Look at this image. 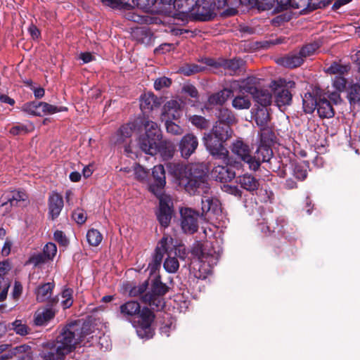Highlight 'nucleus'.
<instances>
[{
  "label": "nucleus",
  "mask_w": 360,
  "mask_h": 360,
  "mask_svg": "<svg viewBox=\"0 0 360 360\" xmlns=\"http://www.w3.org/2000/svg\"><path fill=\"white\" fill-rule=\"evenodd\" d=\"M252 118L259 127H266L270 120L269 114L266 108L258 107L252 110Z\"/></svg>",
  "instance_id": "2f4dec72"
},
{
  "label": "nucleus",
  "mask_w": 360,
  "mask_h": 360,
  "mask_svg": "<svg viewBox=\"0 0 360 360\" xmlns=\"http://www.w3.org/2000/svg\"><path fill=\"white\" fill-rule=\"evenodd\" d=\"M157 0H132L134 6L146 12L153 11V7Z\"/></svg>",
  "instance_id": "3c124183"
},
{
  "label": "nucleus",
  "mask_w": 360,
  "mask_h": 360,
  "mask_svg": "<svg viewBox=\"0 0 360 360\" xmlns=\"http://www.w3.org/2000/svg\"><path fill=\"white\" fill-rule=\"evenodd\" d=\"M12 329L18 334L22 336L26 335L29 333L30 328L28 326L22 323L21 320H15L11 323Z\"/></svg>",
  "instance_id": "603ef678"
},
{
  "label": "nucleus",
  "mask_w": 360,
  "mask_h": 360,
  "mask_svg": "<svg viewBox=\"0 0 360 360\" xmlns=\"http://www.w3.org/2000/svg\"><path fill=\"white\" fill-rule=\"evenodd\" d=\"M181 228L184 233H193L198 231V219L200 213L191 208H186L181 211Z\"/></svg>",
  "instance_id": "ddd939ff"
},
{
  "label": "nucleus",
  "mask_w": 360,
  "mask_h": 360,
  "mask_svg": "<svg viewBox=\"0 0 360 360\" xmlns=\"http://www.w3.org/2000/svg\"><path fill=\"white\" fill-rule=\"evenodd\" d=\"M143 125L146 131L139 139V148L146 153L154 155L158 150L162 138L160 129L157 123L150 120H144Z\"/></svg>",
  "instance_id": "423d86ee"
},
{
  "label": "nucleus",
  "mask_w": 360,
  "mask_h": 360,
  "mask_svg": "<svg viewBox=\"0 0 360 360\" xmlns=\"http://www.w3.org/2000/svg\"><path fill=\"white\" fill-rule=\"evenodd\" d=\"M221 65L227 71V73L234 75L241 72L244 61L240 58L224 60Z\"/></svg>",
  "instance_id": "cd10ccee"
},
{
  "label": "nucleus",
  "mask_w": 360,
  "mask_h": 360,
  "mask_svg": "<svg viewBox=\"0 0 360 360\" xmlns=\"http://www.w3.org/2000/svg\"><path fill=\"white\" fill-rule=\"evenodd\" d=\"M17 354H21L18 356V360H32L31 347L28 345H22L17 346L11 349L7 355H8V358H11Z\"/></svg>",
  "instance_id": "c9c22d12"
},
{
  "label": "nucleus",
  "mask_w": 360,
  "mask_h": 360,
  "mask_svg": "<svg viewBox=\"0 0 360 360\" xmlns=\"http://www.w3.org/2000/svg\"><path fill=\"white\" fill-rule=\"evenodd\" d=\"M86 240L91 246H98L103 240L102 234L95 229H91L87 231Z\"/></svg>",
  "instance_id": "79ce46f5"
},
{
  "label": "nucleus",
  "mask_w": 360,
  "mask_h": 360,
  "mask_svg": "<svg viewBox=\"0 0 360 360\" xmlns=\"http://www.w3.org/2000/svg\"><path fill=\"white\" fill-rule=\"evenodd\" d=\"M167 167L169 172L179 181V184L190 195L208 194L210 186L207 172L202 165L169 162Z\"/></svg>",
  "instance_id": "f257e3e1"
},
{
  "label": "nucleus",
  "mask_w": 360,
  "mask_h": 360,
  "mask_svg": "<svg viewBox=\"0 0 360 360\" xmlns=\"http://www.w3.org/2000/svg\"><path fill=\"white\" fill-rule=\"evenodd\" d=\"M5 194L15 206L18 205L19 202L27 200V195L23 191H13Z\"/></svg>",
  "instance_id": "49530a36"
},
{
  "label": "nucleus",
  "mask_w": 360,
  "mask_h": 360,
  "mask_svg": "<svg viewBox=\"0 0 360 360\" xmlns=\"http://www.w3.org/2000/svg\"><path fill=\"white\" fill-rule=\"evenodd\" d=\"M321 43L319 41H314L304 45L300 51V53L304 58L310 56L319 49Z\"/></svg>",
  "instance_id": "a18cd8bd"
},
{
  "label": "nucleus",
  "mask_w": 360,
  "mask_h": 360,
  "mask_svg": "<svg viewBox=\"0 0 360 360\" xmlns=\"http://www.w3.org/2000/svg\"><path fill=\"white\" fill-rule=\"evenodd\" d=\"M56 245L53 243H48L43 249V254L46 255L49 260L52 259L56 255Z\"/></svg>",
  "instance_id": "680f3d73"
},
{
  "label": "nucleus",
  "mask_w": 360,
  "mask_h": 360,
  "mask_svg": "<svg viewBox=\"0 0 360 360\" xmlns=\"http://www.w3.org/2000/svg\"><path fill=\"white\" fill-rule=\"evenodd\" d=\"M165 254L176 255V243H174L173 238L167 234H164L155 248L152 262L148 264L150 273L160 266Z\"/></svg>",
  "instance_id": "6e6552de"
},
{
  "label": "nucleus",
  "mask_w": 360,
  "mask_h": 360,
  "mask_svg": "<svg viewBox=\"0 0 360 360\" xmlns=\"http://www.w3.org/2000/svg\"><path fill=\"white\" fill-rule=\"evenodd\" d=\"M136 125L135 122H131L121 126L116 133V143H123L125 141L126 139L131 137L136 128Z\"/></svg>",
  "instance_id": "c756f323"
},
{
  "label": "nucleus",
  "mask_w": 360,
  "mask_h": 360,
  "mask_svg": "<svg viewBox=\"0 0 360 360\" xmlns=\"http://www.w3.org/2000/svg\"><path fill=\"white\" fill-rule=\"evenodd\" d=\"M347 79L341 76H336L333 79V85L338 91H343L346 88Z\"/></svg>",
  "instance_id": "e2e57ef3"
},
{
  "label": "nucleus",
  "mask_w": 360,
  "mask_h": 360,
  "mask_svg": "<svg viewBox=\"0 0 360 360\" xmlns=\"http://www.w3.org/2000/svg\"><path fill=\"white\" fill-rule=\"evenodd\" d=\"M179 266V262L175 257L168 255V257L164 262V268L167 272L174 273L176 272Z\"/></svg>",
  "instance_id": "8fccbe9b"
},
{
  "label": "nucleus",
  "mask_w": 360,
  "mask_h": 360,
  "mask_svg": "<svg viewBox=\"0 0 360 360\" xmlns=\"http://www.w3.org/2000/svg\"><path fill=\"white\" fill-rule=\"evenodd\" d=\"M259 136V144L270 147H271L276 139L274 132L267 126L260 127Z\"/></svg>",
  "instance_id": "e433bc0d"
},
{
  "label": "nucleus",
  "mask_w": 360,
  "mask_h": 360,
  "mask_svg": "<svg viewBox=\"0 0 360 360\" xmlns=\"http://www.w3.org/2000/svg\"><path fill=\"white\" fill-rule=\"evenodd\" d=\"M9 132L13 136H18L27 134L29 132V130L26 125L18 123L10 129Z\"/></svg>",
  "instance_id": "052dcab7"
},
{
  "label": "nucleus",
  "mask_w": 360,
  "mask_h": 360,
  "mask_svg": "<svg viewBox=\"0 0 360 360\" xmlns=\"http://www.w3.org/2000/svg\"><path fill=\"white\" fill-rule=\"evenodd\" d=\"M202 140L206 149L214 158L227 163L229 151L224 146L226 140H221L210 132L205 134Z\"/></svg>",
  "instance_id": "1a4fd4ad"
},
{
  "label": "nucleus",
  "mask_w": 360,
  "mask_h": 360,
  "mask_svg": "<svg viewBox=\"0 0 360 360\" xmlns=\"http://www.w3.org/2000/svg\"><path fill=\"white\" fill-rule=\"evenodd\" d=\"M304 62L303 56L300 53L291 54L279 60L281 65L288 68H295L301 65Z\"/></svg>",
  "instance_id": "72a5a7b5"
},
{
  "label": "nucleus",
  "mask_w": 360,
  "mask_h": 360,
  "mask_svg": "<svg viewBox=\"0 0 360 360\" xmlns=\"http://www.w3.org/2000/svg\"><path fill=\"white\" fill-rule=\"evenodd\" d=\"M55 285L53 283H46L39 285L35 290L37 300L39 302L47 301L52 295Z\"/></svg>",
  "instance_id": "7c9ffc66"
},
{
  "label": "nucleus",
  "mask_w": 360,
  "mask_h": 360,
  "mask_svg": "<svg viewBox=\"0 0 360 360\" xmlns=\"http://www.w3.org/2000/svg\"><path fill=\"white\" fill-rule=\"evenodd\" d=\"M257 80L256 77H248L243 82V89L252 96L255 102L261 105V108H265L271 104L272 95L268 90L260 89L255 86L254 84Z\"/></svg>",
  "instance_id": "9d476101"
},
{
  "label": "nucleus",
  "mask_w": 360,
  "mask_h": 360,
  "mask_svg": "<svg viewBox=\"0 0 360 360\" xmlns=\"http://www.w3.org/2000/svg\"><path fill=\"white\" fill-rule=\"evenodd\" d=\"M68 353L54 341L48 342L40 354L42 360H64Z\"/></svg>",
  "instance_id": "f3484780"
},
{
  "label": "nucleus",
  "mask_w": 360,
  "mask_h": 360,
  "mask_svg": "<svg viewBox=\"0 0 360 360\" xmlns=\"http://www.w3.org/2000/svg\"><path fill=\"white\" fill-rule=\"evenodd\" d=\"M49 259L46 258V255L43 254V252H39L37 254L32 255L27 262V264H33L34 266H37L39 264H44L47 262Z\"/></svg>",
  "instance_id": "6e6d98bb"
},
{
  "label": "nucleus",
  "mask_w": 360,
  "mask_h": 360,
  "mask_svg": "<svg viewBox=\"0 0 360 360\" xmlns=\"http://www.w3.org/2000/svg\"><path fill=\"white\" fill-rule=\"evenodd\" d=\"M91 325L89 323H71L63 327L60 334L54 341L68 354L78 344L84 346L93 338Z\"/></svg>",
  "instance_id": "20e7f679"
},
{
  "label": "nucleus",
  "mask_w": 360,
  "mask_h": 360,
  "mask_svg": "<svg viewBox=\"0 0 360 360\" xmlns=\"http://www.w3.org/2000/svg\"><path fill=\"white\" fill-rule=\"evenodd\" d=\"M198 146V140L192 133L185 134L179 143V150L182 158L188 159L193 154Z\"/></svg>",
  "instance_id": "dca6fc26"
},
{
  "label": "nucleus",
  "mask_w": 360,
  "mask_h": 360,
  "mask_svg": "<svg viewBox=\"0 0 360 360\" xmlns=\"http://www.w3.org/2000/svg\"><path fill=\"white\" fill-rule=\"evenodd\" d=\"M117 316L131 322L140 338L149 340L154 336L153 323L155 316L148 307L141 308L139 302L129 300L120 306Z\"/></svg>",
  "instance_id": "f03ea898"
},
{
  "label": "nucleus",
  "mask_w": 360,
  "mask_h": 360,
  "mask_svg": "<svg viewBox=\"0 0 360 360\" xmlns=\"http://www.w3.org/2000/svg\"><path fill=\"white\" fill-rule=\"evenodd\" d=\"M169 291V287L157 276L152 282L151 289L141 297V301L153 310H160L165 305L163 296Z\"/></svg>",
  "instance_id": "0eeeda50"
},
{
  "label": "nucleus",
  "mask_w": 360,
  "mask_h": 360,
  "mask_svg": "<svg viewBox=\"0 0 360 360\" xmlns=\"http://www.w3.org/2000/svg\"><path fill=\"white\" fill-rule=\"evenodd\" d=\"M232 106L237 110L249 109L251 102L247 96H238L232 101Z\"/></svg>",
  "instance_id": "37998d69"
},
{
  "label": "nucleus",
  "mask_w": 360,
  "mask_h": 360,
  "mask_svg": "<svg viewBox=\"0 0 360 360\" xmlns=\"http://www.w3.org/2000/svg\"><path fill=\"white\" fill-rule=\"evenodd\" d=\"M262 162H267L269 168L281 178H286L287 167L283 165L281 158L274 157L271 147L259 144L254 156L250 162L249 168L251 170H257Z\"/></svg>",
  "instance_id": "39448f33"
},
{
  "label": "nucleus",
  "mask_w": 360,
  "mask_h": 360,
  "mask_svg": "<svg viewBox=\"0 0 360 360\" xmlns=\"http://www.w3.org/2000/svg\"><path fill=\"white\" fill-rule=\"evenodd\" d=\"M15 206L4 193L0 200V214L5 216L8 214L13 207Z\"/></svg>",
  "instance_id": "09e8293b"
},
{
  "label": "nucleus",
  "mask_w": 360,
  "mask_h": 360,
  "mask_svg": "<svg viewBox=\"0 0 360 360\" xmlns=\"http://www.w3.org/2000/svg\"><path fill=\"white\" fill-rule=\"evenodd\" d=\"M286 166L287 169V176L288 174H292L297 180L303 181L307 176V171L304 165H292L291 163L284 162L283 161V165Z\"/></svg>",
  "instance_id": "bb28decb"
},
{
  "label": "nucleus",
  "mask_w": 360,
  "mask_h": 360,
  "mask_svg": "<svg viewBox=\"0 0 360 360\" xmlns=\"http://www.w3.org/2000/svg\"><path fill=\"white\" fill-rule=\"evenodd\" d=\"M172 84V79L167 77H161L156 79L154 82V88L157 91H160L163 88L169 87Z\"/></svg>",
  "instance_id": "4d7b16f0"
},
{
  "label": "nucleus",
  "mask_w": 360,
  "mask_h": 360,
  "mask_svg": "<svg viewBox=\"0 0 360 360\" xmlns=\"http://www.w3.org/2000/svg\"><path fill=\"white\" fill-rule=\"evenodd\" d=\"M160 105L158 98L153 93H146L141 96L140 108L143 112H150Z\"/></svg>",
  "instance_id": "393cba45"
},
{
  "label": "nucleus",
  "mask_w": 360,
  "mask_h": 360,
  "mask_svg": "<svg viewBox=\"0 0 360 360\" xmlns=\"http://www.w3.org/2000/svg\"><path fill=\"white\" fill-rule=\"evenodd\" d=\"M316 109L321 118H331L335 115V110L330 101L325 97H319Z\"/></svg>",
  "instance_id": "b1692460"
},
{
  "label": "nucleus",
  "mask_w": 360,
  "mask_h": 360,
  "mask_svg": "<svg viewBox=\"0 0 360 360\" xmlns=\"http://www.w3.org/2000/svg\"><path fill=\"white\" fill-rule=\"evenodd\" d=\"M217 123L225 124L231 126L236 122L233 112L225 108H219L216 112Z\"/></svg>",
  "instance_id": "c85d7f7f"
},
{
  "label": "nucleus",
  "mask_w": 360,
  "mask_h": 360,
  "mask_svg": "<svg viewBox=\"0 0 360 360\" xmlns=\"http://www.w3.org/2000/svg\"><path fill=\"white\" fill-rule=\"evenodd\" d=\"M72 293L73 290L71 288H66L62 292L61 295L63 300L62 301L61 304L63 309H68L72 305Z\"/></svg>",
  "instance_id": "864d4df0"
},
{
  "label": "nucleus",
  "mask_w": 360,
  "mask_h": 360,
  "mask_svg": "<svg viewBox=\"0 0 360 360\" xmlns=\"http://www.w3.org/2000/svg\"><path fill=\"white\" fill-rule=\"evenodd\" d=\"M214 7L212 0H197L191 15L195 20L209 21L216 16Z\"/></svg>",
  "instance_id": "9b49d317"
},
{
  "label": "nucleus",
  "mask_w": 360,
  "mask_h": 360,
  "mask_svg": "<svg viewBox=\"0 0 360 360\" xmlns=\"http://www.w3.org/2000/svg\"><path fill=\"white\" fill-rule=\"evenodd\" d=\"M237 183L241 188L250 192L257 190L259 186V181L255 177L247 174L239 176L237 179Z\"/></svg>",
  "instance_id": "a878e982"
},
{
  "label": "nucleus",
  "mask_w": 360,
  "mask_h": 360,
  "mask_svg": "<svg viewBox=\"0 0 360 360\" xmlns=\"http://www.w3.org/2000/svg\"><path fill=\"white\" fill-rule=\"evenodd\" d=\"M41 108V116L46 115H53L56 112H64L68 110V108L64 106H56L51 104H49L46 102H43L42 104L40 105Z\"/></svg>",
  "instance_id": "c03bdc74"
},
{
  "label": "nucleus",
  "mask_w": 360,
  "mask_h": 360,
  "mask_svg": "<svg viewBox=\"0 0 360 360\" xmlns=\"http://www.w3.org/2000/svg\"><path fill=\"white\" fill-rule=\"evenodd\" d=\"M154 182L149 186V190L156 196L164 195L163 188L166 184L165 171L163 165H155L152 170Z\"/></svg>",
  "instance_id": "4468645a"
},
{
  "label": "nucleus",
  "mask_w": 360,
  "mask_h": 360,
  "mask_svg": "<svg viewBox=\"0 0 360 360\" xmlns=\"http://www.w3.org/2000/svg\"><path fill=\"white\" fill-rule=\"evenodd\" d=\"M212 176L220 182L231 181L236 176L235 172L228 165H217L212 170Z\"/></svg>",
  "instance_id": "aec40b11"
},
{
  "label": "nucleus",
  "mask_w": 360,
  "mask_h": 360,
  "mask_svg": "<svg viewBox=\"0 0 360 360\" xmlns=\"http://www.w3.org/2000/svg\"><path fill=\"white\" fill-rule=\"evenodd\" d=\"M64 206L63 198L56 191L49 193L48 198L49 217L55 220L60 215Z\"/></svg>",
  "instance_id": "6ab92c4d"
},
{
  "label": "nucleus",
  "mask_w": 360,
  "mask_h": 360,
  "mask_svg": "<svg viewBox=\"0 0 360 360\" xmlns=\"http://www.w3.org/2000/svg\"><path fill=\"white\" fill-rule=\"evenodd\" d=\"M285 82V81L280 79L272 82L271 84L274 92L275 103L279 108L289 105L292 102V94L288 87L284 85Z\"/></svg>",
  "instance_id": "f8f14e48"
},
{
  "label": "nucleus",
  "mask_w": 360,
  "mask_h": 360,
  "mask_svg": "<svg viewBox=\"0 0 360 360\" xmlns=\"http://www.w3.org/2000/svg\"><path fill=\"white\" fill-rule=\"evenodd\" d=\"M201 215L211 212L214 214H218L221 212V205L217 199L212 197L204 195L201 199Z\"/></svg>",
  "instance_id": "4be33fe9"
},
{
  "label": "nucleus",
  "mask_w": 360,
  "mask_h": 360,
  "mask_svg": "<svg viewBox=\"0 0 360 360\" xmlns=\"http://www.w3.org/2000/svg\"><path fill=\"white\" fill-rule=\"evenodd\" d=\"M318 7L313 0H290L288 8L301 9V13L305 11H314Z\"/></svg>",
  "instance_id": "4c0bfd02"
},
{
  "label": "nucleus",
  "mask_w": 360,
  "mask_h": 360,
  "mask_svg": "<svg viewBox=\"0 0 360 360\" xmlns=\"http://www.w3.org/2000/svg\"><path fill=\"white\" fill-rule=\"evenodd\" d=\"M350 69L349 65H342L338 62H333L330 67L326 70V72L330 75H338L341 76L345 73H347Z\"/></svg>",
  "instance_id": "a19ab883"
},
{
  "label": "nucleus",
  "mask_w": 360,
  "mask_h": 360,
  "mask_svg": "<svg viewBox=\"0 0 360 360\" xmlns=\"http://www.w3.org/2000/svg\"><path fill=\"white\" fill-rule=\"evenodd\" d=\"M232 152L246 163L248 167L250 166L252 155H250V150L248 145L242 141H236L233 144Z\"/></svg>",
  "instance_id": "5701e85b"
},
{
  "label": "nucleus",
  "mask_w": 360,
  "mask_h": 360,
  "mask_svg": "<svg viewBox=\"0 0 360 360\" xmlns=\"http://www.w3.org/2000/svg\"><path fill=\"white\" fill-rule=\"evenodd\" d=\"M53 238L56 242L63 246H67L69 240L62 231L57 230L54 232Z\"/></svg>",
  "instance_id": "69168bd1"
},
{
  "label": "nucleus",
  "mask_w": 360,
  "mask_h": 360,
  "mask_svg": "<svg viewBox=\"0 0 360 360\" xmlns=\"http://www.w3.org/2000/svg\"><path fill=\"white\" fill-rule=\"evenodd\" d=\"M167 131L174 135H181L184 132V129L178 124L171 120L165 122Z\"/></svg>",
  "instance_id": "13d9d810"
},
{
  "label": "nucleus",
  "mask_w": 360,
  "mask_h": 360,
  "mask_svg": "<svg viewBox=\"0 0 360 360\" xmlns=\"http://www.w3.org/2000/svg\"><path fill=\"white\" fill-rule=\"evenodd\" d=\"M191 253L197 258L193 266L194 276L202 280L212 274V268L217 264L221 255L220 250H216L210 241L195 244Z\"/></svg>",
  "instance_id": "7ed1b4c3"
},
{
  "label": "nucleus",
  "mask_w": 360,
  "mask_h": 360,
  "mask_svg": "<svg viewBox=\"0 0 360 360\" xmlns=\"http://www.w3.org/2000/svg\"><path fill=\"white\" fill-rule=\"evenodd\" d=\"M57 302L58 300L53 298L51 300V306L44 309L41 311L36 312L34 319V323L36 326H40L45 325L55 316V310L52 307Z\"/></svg>",
  "instance_id": "412c9836"
},
{
  "label": "nucleus",
  "mask_w": 360,
  "mask_h": 360,
  "mask_svg": "<svg viewBox=\"0 0 360 360\" xmlns=\"http://www.w3.org/2000/svg\"><path fill=\"white\" fill-rule=\"evenodd\" d=\"M74 221L78 224H83L86 221L87 217L84 210L77 208L72 214Z\"/></svg>",
  "instance_id": "bf43d9fd"
},
{
  "label": "nucleus",
  "mask_w": 360,
  "mask_h": 360,
  "mask_svg": "<svg viewBox=\"0 0 360 360\" xmlns=\"http://www.w3.org/2000/svg\"><path fill=\"white\" fill-rule=\"evenodd\" d=\"M182 91L193 98H198V91L195 86L192 84L184 85Z\"/></svg>",
  "instance_id": "338daca9"
},
{
  "label": "nucleus",
  "mask_w": 360,
  "mask_h": 360,
  "mask_svg": "<svg viewBox=\"0 0 360 360\" xmlns=\"http://www.w3.org/2000/svg\"><path fill=\"white\" fill-rule=\"evenodd\" d=\"M232 91L224 89L218 92L211 94L208 98V103L212 105H222L231 95Z\"/></svg>",
  "instance_id": "473e14b6"
},
{
  "label": "nucleus",
  "mask_w": 360,
  "mask_h": 360,
  "mask_svg": "<svg viewBox=\"0 0 360 360\" xmlns=\"http://www.w3.org/2000/svg\"><path fill=\"white\" fill-rule=\"evenodd\" d=\"M174 328L175 326L174 325L173 321L169 319L160 327V330L162 334L168 337L169 335L170 330Z\"/></svg>",
  "instance_id": "774afa93"
},
{
  "label": "nucleus",
  "mask_w": 360,
  "mask_h": 360,
  "mask_svg": "<svg viewBox=\"0 0 360 360\" xmlns=\"http://www.w3.org/2000/svg\"><path fill=\"white\" fill-rule=\"evenodd\" d=\"M159 198V210L156 213L157 218L160 225L167 227L170 223L172 214L171 200L168 196H157Z\"/></svg>",
  "instance_id": "2eb2a0df"
},
{
  "label": "nucleus",
  "mask_w": 360,
  "mask_h": 360,
  "mask_svg": "<svg viewBox=\"0 0 360 360\" xmlns=\"http://www.w3.org/2000/svg\"><path fill=\"white\" fill-rule=\"evenodd\" d=\"M204 70V67L198 65L191 64L182 69V72L185 75L189 76L192 74L201 72Z\"/></svg>",
  "instance_id": "0e129e2a"
},
{
  "label": "nucleus",
  "mask_w": 360,
  "mask_h": 360,
  "mask_svg": "<svg viewBox=\"0 0 360 360\" xmlns=\"http://www.w3.org/2000/svg\"><path fill=\"white\" fill-rule=\"evenodd\" d=\"M210 133L219 138L221 140H228L231 138L232 130L231 126L225 124L215 122Z\"/></svg>",
  "instance_id": "f704fd0d"
},
{
  "label": "nucleus",
  "mask_w": 360,
  "mask_h": 360,
  "mask_svg": "<svg viewBox=\"0 0 360 360\" xmlns=\"http://www.w3.org/2000/svg\"><path fill=\"white\" fill-rule=\"evenodd\" d=\"M191 123L199 129H206L209 127V121L201 115H194L189 117Z\"/></svg>",
  "instance_id": "de8ad7c7"
},
{
  "label": "nucleus",
  "mask_w": 360,
  "mask_h": 360,
  "mask_svg": "<svg viewBox=\"0 0 360 360\" xmlns=\"http://www.w3.org/2000/svg\"><path fill=\"white\" fill-rule=\"evenodd\" d=\"M319 98H316L311 93L305 94L303 99V109L306 113H312L316 109Z\"/></svg>",
  "instance_id": "ea45409f"
},
{
  "label": "nucleus",
  "mask_w": 360,
  "mask_h": 360,
  "mask_svg": "<svg viewBox=\"0 0 360 360\" xmlns=\"http://www.w3.org/2000/svg\"><path fill=\"white\" fill-rule=\"evenodd\" d=\"M148 286V281H145L141 284L134 286L129 291V295L131 297H137L141 296V298L143 295H144L146 293L147 288Z\"/></svg>",
  "instance_id": "5fc2aeb1"
},
{
  "label": "nucleus",
  "mask_w": 360,
  "mask_h": 360,
  "mask_svg": "<svg viewBox=\"0 0 360 360\" xmlns=\"http://www.w3.org/2000/svg\"><path fill=\"white\" fill-rule=\"evenodd\" d=\"M268 217L262 218L259 221L257 227L259 231L266 235H271L273 233L277 232L280 235L284 234V225L285 221L283 219H276L274 224L269 223Z\"/></svg>",
  "instance_id": "a211bd4d"
},
{
  "label": "nucleus",
  "mask_w": 360,
  "mask_h": 360,
  "mask_svg": "<svg viewBox=\"0 0 360 360\" xmlns=\"http://www.w3.org/2000/svg\"><path fill=\"white\" fill-rule=\"evenodd\" d=\"M43 102H38V101H31L25 103L22 105L21 107L22 111H23L25 113H27L32 116H37V117H41V104H42Z\"/></svg>",
  "instance_id": "58836bf2"
}]
</instances>
